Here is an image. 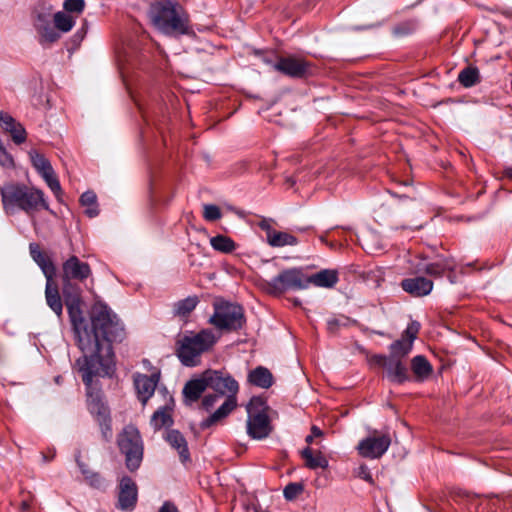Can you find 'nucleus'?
Returning a JSON list of instances; mask_svg holds the SVG:
<instances>
[{
  "instance_id": "obj_52",
  "label": "nucleus",
  "mask_w": 512,
  "mask_h": 512,
  "mask_svg": "<svg viewBox=\"0 0 512 512\" xmlns=\"http://www.w3.org/2000/svg\"><path fill=\"white\" fill-rule=\"evenodd\" d=\"M338 320L336 319H331L328 321V326H329V329L332 330L334 328V326H338Z\"/></svg>"
},
{
  "instance_id": "obj_20",
  "label": "nucleus",
  "mask_w": 512,
  "mask_h": 512,
  "mask_svg": "<svg viewBox=\"0 0 512 512\" xmlns=\"http://www.w3.org/2000/svg\"><path fill=\"white\" fill-rule=\"evenodd\" d=\"M401 287L414 297H422L430 294L433 282L425 277L407 278L402 280Z\"/></svg>"
},
{
  "instance_id": "obj_39",
  "label": "nucleus",
  "mask_w": 512,
  "mask_h": 512,
  "mask_svg": "<svg viewBox=\"0 0 512 512\" xmlns=\"http://www.w3.org/2000/svg\"><path fill=\"white\" fill-rule=\"evenodd\" d=\"M458 80L463 86L471 87L478 82L479 71L475 67H467L459 73Z\"/></svg>"
},
{
  "instance_id": "obj_5",
  "label": "nucleus",
  "mask_w": 512,
  "mask_h": 512,
  "mask_svg": "<svg viewBox=\"0 0 512 512\" xmlns=\"http://www.w3.org/2000/svg\"><path fill=\"white\" fill-rule=\"evenodd\" d=\"M216 341L217 338L209 329L184 335L177 342V356L183 365L196 366L199 363L200 355L208 351Z\"/></svg>"
},
{
  "instance_id": "obj_38",
  "label": "nucleus",
  "mask_w": 512,
  "mask_h": 512,
  "mask_svg": "<svg viewBox=\"0 0 512 512\" xmlns=\"http://www.w3.org/2000/svg\"><path fill=\"white\" fill-rule=\"evenodd\" d=\"M210 244L213 249L223 253H230L235 249L234 241L231 238L223 235L212 237L210 239Z\"/></svg>"
},
{
  "instance_id": "obj_9",
  "label": "nucleus",
  "mask_w": 512,
  "mask_h": 512,
  "mask_svg": "<svg viewBox=\"0 0 512 512\" xmlns=\"http://www.w3.org/2000/svg\"><path fill=\"white\" fill-rule=\"evenodd\" d=\"M118 446L125 455L127 468L132 472L137 470L143 459V442L138 429L125 427L118 437Z\"/></svg>"
},
{
  "instance_id": "obj_32",
  "label": "nucleus",
  "mask_w": 512,
  "mask_h": 512,
  "mask_svg": "<svg viewBox=\"0 0 512 512\" xmlns=\"http://www.w3.org/2000/svg\"><path fill=\"white\" fill-rule=\"evenodd\" d=\"M411 368L413 373L420 379L424 380L432 373V366L428 360L421 355L415 356L412 359Z\"/></svg>"
},
{
  "instance_id": "obj_15",
  "label": "nucleus",
  "mask_w": 512,
  "mask_h": 512,
  "mask_svg": "<svg viewBox=\"0 0 512 512\" xmlns=\"http://www.w3.org/2000/svg\"><path fill=\"white\" fill-rule=\"evenodd\" d=\"M273 68L292 78H303L311 72V65L302 58L293 56L282 57L274 65Z\"/></svg>"
},
{
  "instance_id": "obj_34",
  "label": "nucleus",
  "mask_w": 512,
  "mask_h": 512,
  "mask_svg": "<svg viewBox=\"0 0 512 512\" xmlns=\"http://www.w3.org/2000/svg\"><path fill=\"white\" fill-rule=\"evenodd\" d=\"M40 194H2V203L7 213L13 214L21 210V199L26 196H39Z\"/></svg>"
},
{
  "instance_id": "obj_24",
  "label": "nucleus",
  "mask_w": 512,
  "mask_h": 512,
  "mask_svg": "<svg viewBox=\"0 0 512 512\" xmlns=\"http://www.w3.org/2000/svg\"><path fill=\"white\" fill-rule=\"evenodd\" d=\"M456 262L452 257H438L434 262L428 263L423 271L433 277H442L447 271H454Z\"/></svg>"
},
{
  "instance_id": "obj_54",
  "label": "nucleus",
  "mask_w": 512,
  "mask_h": 512,
  "mask_svg": "<svg viewBox=\"0 0 512 512\" xmlns=\"http://www.w3.org/2000/svg\"><path fill=\"white\" fill-rule=\"evenodd\" d=\"M313 438H314V436H313L312 434H310V435L306 436L305 441H306L308 444H311V443H312V441H313Z\"/></svg>"
},
{
  "instance_id": "obj_36",
  "label": "nucleus",
  "mask_w": 512,
  "mask_h": 512,
  "mask_svg": "<svg viewBox=\"0 0 512 512\" xmlns=\"http://www.w3.org/2000/svg\"><path fill=\"white\" fill-rule=\"evenodd\" d=\"M79 202L87 216L92 218L98 215L99 209L96 194H81Z\"/></svg>"
},
{
  "instance_id": "obj_17",
  "label": "nucleus",
  "mask_w": 512,
  "mask_h": 512,
  "mask_svg": "<svg viewBox=\"0 0 512 512\" xmlns=\"http://www.w3.org/2000/svg\"><path fill=\"white\" fill-rule=\"evenodd\" d=\"M138 499V488L129 476H123L119 481L117 507L123 511H131L135 508Z\"/></svg>"
},
{
  "instance_id": "obj_16",
  "label": "nucleus",
  "mask_w": 512,
  "mask_h": 512,
  "mask_svg": "<svg viewBox=\"0 0 512 512\" xmlns=\"http://www.w3.org/2000/svg\"><path fill=\"white\" fill-rule=\"evenodd\" d=\"M420 325L416 321L408 324L404 330L401 339L396 340L390 345L391 358L400 359L407 356L413 347V342L417 337Z\"/></svg>"
},
{
  "instance_id": "obj_45",
  "label": "nucleus",
  "mask_w": 512,
  "mask_h": 512,
  "mask_svg": "<svg viewBox=\"0 0 512 512\" xmlns=\"http://www.w3.org/2000/svg\"><path fill=\"white\" fill-rule=\"evenodd\" d=\"M222 396L219 394H208L202 400V406L205 410L209 411L219 401Z\"/></svg>"
},
{
  "instance_id": "obj_30",
  "label": "nucleus",
  "mask_w": 512,
  "mask_h": 512,
  "mask_svg": "<svg viewBox=\"0 0 512 512\" xmlns=\"http://www.w3.org/2000/svg\"><path fill=\"white\" fill-rule=\"evenodd\" d=\"M77 465L83 474L86 482L93 488L96 489H102L105 486L104 479L100 476V474L93 472L88 468V466L80 461V459L77 457L76 459Z\"/></svg>"
},
{
  "instance_id": "obj_13",
  "label": "nucleus",
  "mask_w": 512,
  "mask_h": 512,
  "mask_svg": "<svg viewBox=\"0 0 512 512\" xmlns=\"http://www.w3.org/2000/svg\"><path fill=\"white\" fill-rule=\"evenodd\" d=\"M391 438L388 434H380L374 431L371 435L358 443L357 450L365 458H380L388 450Z\"/></svg>"
},
{
  "instance_id": "obj_44",
  "label": "nucleus",
  "mask_w": 512,
  "mask_h": 512,
  "mask_svg": "<svg viewBox=\"0 0 512 512\" xmlns=\"http://www.w3.org/2000/svg\"><path fill=\"white\" fill-rule=\"evenodd\" d=\"M303 491V486L298 483H289L283 490L284 497L292 500Z\"/></svg>"
},
{
  "instance_id": "obj_50",
  "label": "nucleus",
  "mask_w": 512,
  "mask_h": 512,
  "mask_svg": "<svg viewBox=\"0 0 512 512\" xmlns=\"http://www.w3.org/2000/svg\"><path fill=\"white\" fill-rule=\"evenodd\" d=\"M311 434H312L314 437H321V436L323 435V432H322V430H321L319 427H317V426L313 425V426L311 427Z\"/></svg>"
},
{
  "instance_id": "obj_28",
  "label": "nucleus",
  "mask_w": 512,
  "mask_h": 512,
  "mask_svg": "<svg viewBox=\"0 0 512 512\" xmlns=\"http://www.w3.org/2000/svg\"><path fill=\"white\" fill-rule=\"evenodd\" d=\"M301 456L305 460V465L309 469H326L329 465L327 458L320 452L314 451L308 446L301 451Z\"/></svg>"
},
{
  "instance_id": "obj_21",
  "label": "nucleus",
  "mask_w": 512,
  "mask_h": 512,
  "mask_svg": "<svg viewBox=\"0 0 512 512\" xmlns=\"http://www.w3.org/2000/svg\"><path fill=\"white\" fill-rule=\"evenodd\" d=\"M307 288L312 284L316 287L333 288L339 281V273L336 269H323L311 276H306Z\"/></svg>"
},
{
  "instance_id": "obj_14",
  "label": "nucleus",
  "mask_w": 512,
  "mask_h": 512,
  "mask_svg": "<svg viewBox=\"0 0 512 512\" xmlns=\"http://www.w3.org/2000/svg\"><path fill=\"white\" fill-rule=\"evenodd\" d=\"M371 362L386 369L387 378L397 384H402L409 379L407 368L400 359L384 355H375Z\"/></svg>"
},
{
  "instance_id": "obj_11",
  "label": "nucleus",
  "mask_w": 512,
  "mask_h": 512,
  "mask_svg": "<svg viewBox=\"0 0 512 512\" xmlns=\"http://www.w3.org/2000/svg\"><path fill=\"white\" fill-rule=\"evenodd\" d=\"M33 26L42 46H51L61 38L55 23H53L51 6H42L34 11Z\"/></svg>"
},
{
  "instance_id": "obj_48",
  "label": "nucleus",
  "mask_w": 512,
  "mask_h": 512,
  "mask_svg": "<svg viewBox=\"0 0 512 512\" xmlns=\"http://www.w3.org/2000/svg\"><path fill=\"white\" fill-rule=\"evenodd\" d=\"M272 220L271 219H263L259 222V227L266 231V236L270 235V233H273L275 230L272 229L271 225Z\"/></svg>"
},
{
  "instance_id": "obj_33",
  "label": "nucleus",
  "mask_w": 512,
  "mask_h": 512,
  "mask_svg": "<svg viewBox=\"0 0 512 512\" xmlns=\"http://www.w3.org/2000/svg\"><path fill=\"white\" fill-rule=\"evenodd\" d=\"M199 299L196 295L188 296L174 304V314L179 317L188 316L198 305Z\"/></svg>"
},
{
  "instance_id": "obj_26",
  "label": "nucleus",
  "mask_w": 512,
  "mask_h": 512,
  "mask_svg": "<svg viewBox=\"0 0 512 512\" xmlns=\"http://www.w3.org/2000/svg\"><path fill=\"white\" fill-rule=\"evenodd\" d=\"M167 442L177 450L181 461L184 463L190 459V453L185 437L177 430H171L166 436Z\"/></svg>"
},
{
  "instance_id": "obj_57",
  "label": "nucleus",
  "mask_w": 512,
  "mask_h": 512,
  "mask_svg": "<svg viewBox=\"0 0 512 512\" xmlns=\"http://www.w3.org/2000/svg\"><path fill=\"white\" fill-rule=\"evenodd\" d=\"M449 280H450V283H454V282H455V281H454V278H453V277H451V276H449Z\"/></svg>"
},
{
  "instance_id": "obj_42",
  "label": "nucleus",
  "mask_w": 512,
  "mask_h": 512,
  "mask_svg": "<svg viewBox=\"0 0 512 512\" xmlns=\"http://www.w3.org/2000/svg\"><path fill=\"white\" fill-rule=\"evenodd\" d=\"M222 216L218 206L213 204H206L203 207V217L207 221H216Z\"/></svg>"
},
{
  "instance_id": "obj_35",
  "label": "nucleus",
  "mask_w": 512,
  "mask_h": 512,
  "mask_svg": "<svg viewBox=\"0 0 512 512\" xmlns=\"http://www.w3.org/2000/svg\"><path fill=\"white\" fill-rule=\"evenodd\" d=\"M173 420L170 410L167 407H161L155 411L151 417V425L154 429L159 430L164 426L172 425Z\"/></svg>"
},
{
  "instance_id": "obj_49",
  "label": "nucleus",
  "mask_w": 512,
  "mask_h": 512,
  "mask_svg": "<svg viewBox=\"0 0 512 512\" xmlns=\"http://www.w3.org/2000/svg\"><path fill=\"white\" fill-rule=\"evenodd\" d=\"M159 512H179L177 507L169 501H166L163 503L161 508L159 509Z\"/></svg>"
},
{
  "instance_id": "obj_43",
  "label": "nucleus",
  "mask_w": 512,
  "mask_h": 512,
  "mask_svg": "<svg viewBox=\"0 0 512 512\" xmlns=\"http://www.w3.org/2000/svg\"><path fill=\"white\" fill-rule=\"evenodd\" d=\"M40 175L44 179V181L46 182V184L50 190H52V191L60 190V183L58 181V178H57L53 168L50 169L49 172L47 171Z\"/></svg>"
},
{
  "instance_id": "obj_51",
  "label": "nucleus",
  "mask_w": 512,
  "mask_h": 512,
  "mask_svg": "<svg viewBox=\"0 0 512 512\" xmlns=\"http://www.w3.org/2000/svg\"><path fill=\"white\" fill-rule=\"evenodd\" d=\"M55 457V451L52 452L51 456H47L45 453H42L43 462H49Z\"/></svg>"
},
{
  "instance_id": "obj_58",
  "label": "nucleus",
  "mask_w": 512,
  "mask_h": 512,
  "mask_svg": "<svg viewBox=\"0 0 512 512\" xmlns=\"http://www.w3.org/2000/svg\"><path fill=\"white\" fill-rule=\"evenodd\" d=\"M256 512H268V511H265V510H259V511H256Z\"/></svg>"
},
{
  "instance_id": "obj_3",
  "label": "nucleus",
  "mask_w": 512,
  "mask_h": 512,
  "mask_svg": "<svg viewBox=\"0 0 512 512\" xmlns=\"http://www.w3.org/2000/svg\"><path fill=\"white\" fill-rule=\"evenodd\" d=\"M68 314L75 333L77 346L83 352L81 358H102L105 357L107 348H109V356H114L113 349L108 343L104 345L100 343L97 335L93 331H89V325L82 316L80 309V301L78 298L66 301Z\"/></svg>"
},
{
  "instance_id": "obj_46",
  "label": "nucleus",
  "mask_w": 512,
  "mask_h": 512,
  "mask_svg": "<svg viewBox=\"0 0 512 512\" xmlns=\"http://www.w3.org/2000/svg\"><path fill=\"white\" fill-rule=\"evenodd\" d=\"M0 165L4 168H12L14 166L13 158L0 146Z\"/></svg>"
},
{
  "instance_id": "obj_2",
  "label": "nucleus",
  "mask_w": 512,
  "mask_h": 512,
  "mask_svg": "<svg viewBox=\"0 0 512 512\" xmlns=\"http://www.w3.org/2000/svg\"><path fill=\"white\" fill-rule=\"evenodd\" d=\"M152 24L165 35L180 36L190 32L189 16L181 5L171 0H160L150 6Z\"/></svg>"
},
{
  "instance_id": "obj_6",
  "label": "nucleus",
  "mask_w": 512,
  "mask_h": 512,
  "mask_svg": "<svg viewBox=\"0 0 512 512\" xmlns=\"http://www.w3.org/2000/svg\"><path fill=\"white\" fill-rule=\"evenodd\" d=\"M91 328L89 331L96 333L101 344L108 343L112 347V342L119 340L123 329L118 323V319L111 309L102 302H96L91 310Z\"/></svg>"
},
{
  "instance_id": "obj_40",
  "label": "nucleus",
  "mask_w": 512,
  "mask_h": 512,
  "mask_svg": "<svg viewBox=\"0 0 512 512\" xmlns=\"http://www.w3.org/2000/svg\"><path fill=\"white\" fill-rule=\"evenodd\" d=\"M29 156L33 167L37 170L39 174H43L47 171L49 172L50 169H52L50 162L37 151H31L29 153Z\"/></svg>"
},
{
  "instance_id": "obj_41",
  "label": "nucleus",
  "mask_w": 512,
  "mask_h": 512,
  "mask_svg": "<svg viewBox=\"0 0 512 512\" xmlns=\"http://www.w3.org/2000/svg\"><path fill=\"white\" fill-rule=\"evenodd\" d=\"M85 7V0H64L62 11L74 15L77 19L83 13Z\"/></svg>"
},
{
  "instance_id": "obj_27",
  "label": "nucleus",
  "mask_w": 512,
  "mask_h": 512,
  "mask_svg": "<svg viewBox=\"0 0 512 512\" xmlns=\"http://www.w3.org/2000/svg\"><path fill=\"white\" fill-rule=\"evenodd\" d=\"M248 381L257 387L268 389L273 384V376L267 368L258 366L250 371Z\"/></svg>"
},
{
  "instance_id": "obj_55",
  "label": "nucleus",
  "mask_w": 512,
  "mask_h": 512,
  "mask_svg": "<svg viewBox=\"0 0 512 512\" xmlns=\"http://www.w3.org/2000/svg\"><path fill=\"white\" fill-rule=\"evenodd\" d=\"M506 176L512 179V168L506 170Z\"/></svg>"
},
{
  "instance_id": "obj_8",
  "label": "nucleus",
  "mask_w": 512,
  "mask_h": 512,
  "mask_svg": "<svg viewBox=\"0 0 512 512\" xmlns=\"http://www.w3.org/2000/svg\"><path fill=\"white\" fill-rule=\"evenodd\" d=\"M209 323L218 330L236 331L245 323L243 308L234 303L220 302L214 304V313Z\"/></svg>"
},
{
  "instance_id": "obj_31",
  "label": "nucleus",
  "mask_w": 512,
  "mask_h": 512,
  "mask_svg": "<svg viewBox=\"0 0 512 512\" xmlns=\"http://www.w3.org/2000/svg\"><path fill=\"white\" fill-rule=\"evenodd\" d=\"M267 242L272 247L294 246L298 243L297 238L293 235L278 231L267 235Z\"/></svg>"
},
{
  "instance_id": "obj_4",
  "label": "nucleus",
  "mask_w": 512,
  "mask_h": 512,
  "mask_svg": "<svg viewBox=\"0 0 512 512\" xmlns=\"http://www.w3.org/2000/svg\"><path fill=\"white\" fill-rule=\"evenodd\" d=\"M207 387L213 389L217 394L226 399L220 407L208 418L201 422V428L206 429L227 417L237 406L238 382L228 373L218 370H207L204 372Z\"/></svg>"
},
{
  "instance_id": "obj_23",
  "label": "nucleus",
  "mask_w": 512,
  "mask_h": 512,
  "mask_svg": "<svg viewBox=\"0 0 512 512\" xmlns=\"http://www.w3.org/2000/svg\"><path fill=\"white\" fill-rule=\"evenodd\" d=\"M206 388L207 382L205 381L204 373L201 375V377L188 381L182 391L184 403L186 405H191L192 403L196 402Z\"/></svg>"
},
{
  "instance_id": "obj_10",
  "label": "nucleus",
  "mask_w": 512,
  "mask_h": 512,
  "mask_svg": "<svg viewBox=\"0 0 512 512\" xmlns=\"http://www.w3.org/2000/svg\"><path fill=\"white\" fill-rule=\"evenodd\" d=\"M306 275L300 268L283 270L270 281L266 282V290L272 295H280L288 290L307 289Z\"/></svg>"
},
{
  "instance_id": "obj_29",
  "label": "nucleus",
  "mask_w": 512,
  "mask_h": 512,
  "mask_svg": "<svg viewBox=\"0 0 512 512\" xmlns=\"http://www.w3.org/2000/svg\"><path fill=\"white\" fill-rule=\"evenodd\" d=\"M52 19L60 35L70 32L76 24L75 16L63 11L52 13Z\"/></svg>"
},
{
  "instance_id": "obj_25",
  "label": "nucleus",
  "mask_w": 512,
  "mask_h": 512,
  "mask_svg": "<svg viewBox=\"0 0 512 512\" xmlns=\"http://www.w3.org/2000/svg\"><path fill=\"white\" fill-rule=\"evenodd\" d=\"M45 299L49 308L58 316L61 317L63 304L61 300V296L58 291V287L54 282V279L51 281H46L45 286Z\"/></svg>"
},
{
  "instance_id": "obj_1",
  "label": "nucleus",
  "mask_w": 512,
  "mask_h": 512,
  "mask_svg": "<svg viewBox=\"0 0 512 512\" xmlns=\"http://www.w3.org/2000/svg\"><path fill=\"white\" fill-rule=\"evenodd\" d=\"M76 366L86 386L88 410L98 422L103 438L109 441L112 438L110 410L103 401L101 391L93 386V377L109 376L114 369V356H109V352H106L102 358H79Z\"/></svg>"
},
{
  "instance_id": "obj_7",
  "label": "nucleus",
  "mask_w": 512,
  "mask_h": 512,
  "mask_svg": "<svg viewBox=\"0 0 512 512\" xmlns=\"http://www.w3.org/2000/svg\"><path fill=\"white\" fill-rule=\"evenodd\" d=\"M247 433L253 439H264L272 431L266 401L258 396L252 397L247 407Z\"/></svg>"
},
{
  "instance_id": "obj_12",
  "label": "nucleus",
  "mask_w": 512,
  "mask_h": 512,
  "mask_svg": "<svg viewBox=\"0 0 512 512\" xmlns=\"http://www.w3.org/2000/svg\"><path fill=\"white\" fill-rule=\"evenodd\" d=\"M92 275V270L88 263L81 261L77 256H70L62 264L63 293L66 295L67 289L71 286L70 281L76 280L84 282Z\"/></svg>"
},
{
  "instance_id": "obj_47",
  "label": "nucleus",
  "mask_w": 512,
  "mask_h": 512,
  "mask_svg": "<svg viewBox=\"0 0 512 512\" xmlns=\"http://www.w3.org/2000/svg\"><path fill=\"white\" fill-rule=\"evenodd\" d=\"M357 476L366 482L372 483L373 478L369 468L366 465H361L357 471Z\"/></svg>"
},
{
  "instance_id": "obj_22",
  "label": "nucleus",
  "mask_w": 512,
  "mask_h": 512,
  "mask_svg": "<svg viewBox=\"0 0 512 512\" xmlns=\"http://www.w3.org/2000/svg\"><path fill=\"white\" fill-rule=\"evenodd\" d=\"M0 125L11 135L12 140L16 144H21L26 140V131L24 127L15 121V119L7 113L0 112Z\"/></svg>"
},
{
  "instance_id": "obj_18",
  "label": "nucleus",
  "mask_w": 512,
  "mask_h": 512,
  "mask_svg": "<svg viewBox=\"0 0 512 512\" xmlns=\"http://www.w3.org/2000/svg\"><path fill=\"white\" fill-rule=\"evenodd\" d=\"M134 386L138 399L143 405L152 397L159 381V374L153 373L148 376L141 373H135L133 376Z\"/></svg>"
},
{
  "instance_id": "obj_53",
  "label": "nucleus",
  "mask_w": 512,
  "mask_h": 512,
  "mask_svg": "<svg viewBox=\"0 0 512 512\" xmlns=\"http://www.w3.org/2000/svg\"><path fill=\"white\" fill-rule=\"evenodd\" d=\"M29 508H30V504L26 500L22 501L21 510L27 511Z\"/></svg>"
},
{
  "instance_id": "obj_19",
  "label": "nucleus",
  "mask_w": 512,
  "mask_h": 512,
  "mask_svg": "<svg viewBox=\"0 0 512 512\" xmlns=\"http://www.w3.org/2000/svg\"><path fill=\"white\" fill-rule=\"evenodd\" d=\"M29 252L31 258L43 272L46 281L53 280L56 275V267L47 253L43 252L37 243L29 244Z\"/></svg>"
},
{
  "instance_id": "obj_37",
  "label": "nucleus",
  "mask_w": 512,
  "mask_h": 512,
  "mask_svg": "<svg viewBox=\"0 0 512 512\" xmlns=\"http://www.w3.org/2000/svg\"><path fill=\"white\" fill-rule=\"evenodd\" d=\"M42 195L43 194H40L39 196L22 197L21 210L29 212L32 210H38L40 208L48 209V205Z\"/></svg>"
},
{
  "instance_id": "obj_56",
  "label": "nucleus",
  "mask_w": 512,
  "mask_h": 512,
  "mask_svg": "<svg viewBox=\"0 0 512 512\" xmlns=\"http://www.w3.org/2000/svg\"><path fill=\"white\" fill-rule=\"evenodd\" d=\"M293 184H294V182H291V183H290V181H288V184H287V186H286V189H291V188H293Z\"/></svg>"
}]
</instances>
